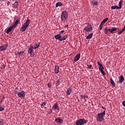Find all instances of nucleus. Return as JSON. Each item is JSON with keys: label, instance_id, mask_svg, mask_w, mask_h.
Returning a JSON list of instances; mask_svg holds the SVG:
<instances>
[{"label": "nucleus", "instance_id": "nucleus-52", "mask_svg": "<svg viewBox=\"0 0 125 125\" xmlns=\"http://www.w3.org/2000/svg\"><path fill=\"white\" fill-rule=\"evenodd\" d=\"M41 107L44 106L42 104H41Z\"/></svg>", "mask_w": 125, "mask_h": 125}, {"label": "nucleus", "instance_id": "nucleus-30", "mask_svg": "<svg viewBox=\"0 0 125 125\" xmlns=\"http://www.w3.org/2000/svg\"><path fill=\"white\" fill-rule=\"evenodd\" d=\"M92 3H93V5H97V4H98V2H97L94 0H93L92 1Z\"/></svg>", "mask_w": 125, "mask_h": 125}, {"label": "nucleus", "instance_id": "nucleus-16", "mask_svg": "<svg viewBox=\"0 0 125 125\" xmlns=\"http://www.w3.org/2000/svg\"><path fill=\"white\" fill-rule=\"evenodd\" d=\"M33 49H34V46L33 45H30L29 47H28V53L32 52Z\"/></svg>", "mask_w": 125, "mask_h": 125}, {"label": "nucleus", "instance_id": "nucleus-20", "mask_svg": "<svg viewBox=\"0 0 125 125\" xmlns=\"http://www.w3.org/2000/svg\"><path fill=\"white\" fill-rule=\"evenodd\" d=\"M62 5H63V4H62V3H61V2H58L56 4V7H58V6H62Z\"/></svg>", "mask_w": 125, "mask_h": 125}, {"label": "nucleus", "instance_id": "nucleus-15", "mask_svg": "<svg viewBox=\"0 0 125 125\" xmlns=\"http://www.w3.org/2000/svg\"><path fill=\"white\" fill-rule=\"evenodd\" d=\"M14 28V26L12 25V26L10 27L6 31L5 33L6 34H9V32H11L12 29Z\"/></svg>", "mask_w": 125, "mask_h": 125}, {"label": "nucleus", "instance_id": "nucleus-3", "mask_svg": "<svg viewBox=\"0 0 125 125\" xmlns=\"http://www.w3.org/2000/svg\"><path fill=\"white\" fill-rule=\"evenodd\" d=\"M87 123V120L84 119H80L78 120L76 123V125H83Z\"/></svg>", "mask_w": 125, "mask_h": 125}, {"label": "nucleus", "instance_id": "nucleus-45", "mask_svg": "<svg viewBox=\"0 0 125 125\" xmlns=\"http://www.w3.org/2000/svg\"><path fill=\"white\" fill-rule=\"evenodd\" d=\"M65 31L64 30H62L60 31V34H63V33H64Z\"/></svg>", "mask_w": 125, "mask_h": 125}, {"label": "nucleus", "instance_id": "nucleus-32", "mask_svg": "<svg viewBox=\"0 0 125 125\" xmlns=\"http://www.w3.org/2000/svg\"><path fill=\"white\" fill-rule=\"evenodd\" d=\"M29 54L31 57H34V55H35V53H34V52H30Z\"/></svg>", "mask_w": 125, "mask_h": 125}, {"label": "nucleus", "instance_id": "nucleus-50", "mask_svg": "<svg viewBox=\"0 0 125 125\" xmlns=\"http://www.w3.org/2000/svg\"><path fill=\"white\" fill-rule=\"evenodd\" d=\"M33 48H34V49H37V48H36V47H35V46H34V47H33Z\"/></svg>", "mask_w": 125, "mask_h": 125}, {"label": "nucleus", "instance_id": "nucleus-5", "mask_svg": "<svg viewBox=\"0 0 125 125\" xmlns=\"http://www.w3.org/2000/svg\"><path fill=\"white\" fill-rule=\"evenodd\" d=\"M83 31H86L87 33H91V32H92V26H91V24L89 25V24L87 23V26L84 28Z\"/></svg>", "mask_w": 125, "mask_h": 125}, {"label": "nucleus", "instance_id": "nucleus-25", "mask_svg": "<svg viewBox=\"0 0 125 125\" xmlns=\"http://www.w3.org/2000/svg\"><path fill=\"white\" fill-rule=\"evenodd\" d=\"M110 83L113 85V86H115L116 85V84H115V82H114V80H113V79H110Z\"/></svg>", "mask_w": 125, "mask_h": 125}, {"label": "nucleus", "instance_id": "nucleus-8", "mask_svg": "<svg viewBox=\"0 0 125 125\" xmlns=\"http://www.w3.org/2000/svg\"><path fill=\"white\" fill-rule=\"evenodd\" d=\"M119 81L118 82L120 84H122L123 83V82L125 81V78H124V76L123 75H121L120 77L118 78Z\"/></svg>", "mask_w": 125, "mask_h": 125}, {"label": "nucleus", "instance_id": "nucleus-21", "mask_svg": "<svg viewBox=\"0 0 125 125\" xmlns=\"http://www.w3.org/2000/svg\"><path fill=\"white\" fill-rule=\"evenodd\" d=\"M109 19V18H106V19H104L101 23V24H102L103 25L105 24V23H106V22H107V21H108V20Z\"/></svg>", "mask_w": 125, "mask_h": 125}, {"label": "nucleus", "instance_id": "nucleus-12", "mask_svg": "<svg viewBox=\"0 0 125 125\" xmlns=\"http://www.w3.org/2000/svg\"><path fill=\"white\" fill-rule=\"evenodd\" d=\"M52 109L54 110V111H55V110H57V111L59 110V106L57 105V104H55L52 107Z\"/></svg>", "mask_w": 125, "mask_h": 125}, {"label": "nucleus", "instance_id": "nucleus-47", "mask_svg": "<svg viewBox=\"0 0 125 125\" xmlns=\"http://www.w3.org/2000/svg\"><path fill=\"white\" fill-rule=\"evenodd\" d=\"M7 6H8V5H9L10 4V2L9 1H8L7 2Z\"/></svg>", "mask_w": 125, "mask_h": 125}, {"label": "nucleus", "instance_id": "nucleus-22", "mask_svg": "<svg viewBox=\"0 0 125 125\" xmlns=\"http://www.w3.org/2000/svg\"><path fill=\"white\" fill-rule=\"evenodd\" d=\"M19 22H20V21L18 20L16 21L15 23L12 25L14 26V28L16 27V26H17V25H18V23H19Z\"/></svg>", "mask_w": 125, "mask_h": 125}, {"label": "nucleus", "instance_id": "nucleus-33", "mask_svg": "<svg viewBox=\"0 0 125 125\" xmlns=\"http://www.w3.org/2000/svg\"><path fill=\"white\" fill-rule=\"evenodd\" d=\"M104 33L105 34H108V28H105L104 29Z\"/></svg>", "mask_w": 125, "mask_h": 125}, {"label": "nucleus", "instance_id": "nucleus-35", "mask_svg": "<svg viewBox=\"0 0 125 125\" xmlns=\"http://www.w3.org/2000/svg\"><path fill=\"white\" fill-rule=\"evenodd\" d=\"M102 28H103V24H102V23H101L100 24V30H102Z\"/></svg>", "mask_w": 125, "mask_h": 125}, {"label": "nucleus", "instance_id": "nucleus-38", "mask_svg": "<svg viewBox=\"0 0 125 125\" xmlns=\"http://www.w3.org/2000/svg\"><path fill=\"white\" fill-rule=\"evenodd\" d=\"M4 68H5V65H4V64L1 66V69H4Z\"/></svg>", "mask_w": 125, "mask_h": 125}, {"label": "nucleus", "instance_id": "nucleus-4", "mask_svg": "<svg viewBox=\"0 0 125 125\" xmlns=\"http://www.w3.org/2000/svg\"><path fill=\"white\" fill-rule=\"evenodd\" d=\"M67 14H68V13H67V11H63L62 13V15H61V19L62 21H65V20H66V19H67V18L68 17Z\"/></svg>", "mask_w": 125, "mask_h": 125}, {"label": "nucleus", "instance_id": "nucleus-26", "mask_svg": "<svg viewBox=\"0 0 125 125\" xmlns=\"http://www.w3.org/2000/svg\"><path fill=\"white\" fill-rule=\"evenodd\" d=\"M99 69L101 72L102 73V74H103V76H105V72H104V70H103V69H102V68L101 67H99Z\"/></svg>", "mask_w": 125, "mask_h": 125}, {"label": "nucleus", "instance_id": "nucleus-37", "mask_svg": "<svg viewBox=\"0 0 125 125\" xmlns=\"http://www.w3.org/2000/svg\"><path fill=\"white\" fill-rule=\"evenodd\" d=\"M35 47L38 48L39 46H40V43L39 44H36L35 46Z\"/></svg>", "mask_w": 125, "mask_h": 125}, {"label": "nucleus", "instance_id": "nucleus-9", "mask_svg": "<svg viewBox=\"0 0 125 125\" xmlns=\"http://www.w3.org/2000/svg\"><path fill=\"white\" fill-rule=\"evenodd\" d=\"M15 2L12 4V7L14 8H18V2L17 0H14Z\"/></svg>", "mask_w": 125, "mask_h": 125}, {"label": "nucleus", "instance_id": "nucleus-54", "mask_svg": "<svg viewBox=\"0 0 125 125\" xmlns=\"http://www.w3.org/2000/svg\"><path fill=\"white\" fill-rule=\"evenodd\" d=\"M47 85H48V87H49V83H48L47 84Z\"/></svg>", "mask_w": 125, "mask_h": 125}, {"label": "nucleus", "instance_id": "nucleus-34", "mask_svg": "<svg viewBox=\"0 0 125 125\" xmlns=\"http://www.w3.org/2000/svg\"><path fill=\"white\" fill-rule=\"evenodd\" d=\"M59 84H60V81H59V80H58L56 83V86H58V85H59Z\"/></svg>", "mask_w": 125, "mask_h": 125}, {"label": "nucleus", "instance_id": "nucleus-18", "mask_svg": "<svg viewBox=\"0 0 125 125\" xmlns=\"http://www.w3.org/2000/svg\"><path fill=\"white\" fill-rule=\"evenodd\" d=\"M92 36H93V33H90L86 37V39L87 40H90L92 38Z\"/></svg>", "mask_w": 125, "mask_h": 125}, {"label": "nucleus", "instance_id": "nucleus-2", "mask_svg": "<svg viewBox=\"0 0 125 125\" xmlns=\"http://www.w3.org/2000/svg\"><path fill=\"white\" fill-rule=\"evenodd\" d=\"M105 116V110L102 113H100L97 114V121L99 122H102L104 118L103 117Z\"/></svg>", "mask_w": 125, "mask_h": 125}, {"label": "nucleus", "instance_id": "nucleus-51", "mask_svg": "<svg viewBox=\"0 0 125 125\" xmlns=\"http://www.w3.org/2000/svg\"><path fill=\"white\" fill-rule=\"evenodd\" d=\"M2 101H3V100H1L0 101V103H2Z\"/></svg>", "mask_w": 125, "mask_h": 125}, {"label": "nucleus", "instance_id": "nucleus-48", "mask_svg": "<svg viewBox=\"0 0 125 125\" xmlns=\"http://www.w3.org/2000/svg\"><path fill=\"white\" fill-rule=\"evenodd\" d=\"M85 98H87V99H89V98L87 96H84Z\"/></svg>", "mask_w": 125, "mask_h": 125}, {"label": "nucleus", "instance_id": "nucleus-29", "mask_svg": "<svg viewBox=\"0 0 125 125\" xmlns=\"http://www.w3.org/2000/svg\"><path fill=\"white\" fill-rule=\"evenodd\" d=\"M17 54L18 55H21V56H22L24 54V51H22L21 52H18Z\"/></svg>", "mask_w": 125, "mask_h": 125}, {"label": "nucleus", "instance_id": "nucleus-19", "mask_svg": "<svg viewBox=\"0 0 125 125\" xmlns=\"http://www.w3.org/2000/svg\"><path fill=\"white\" fill-rule=\"evenodd\" d=\"M71 92H72V89H71V88H69L66 91V94L67 95H70V94H71Z\"/></svg>", "mask_w": 125, "mask_h": 125}, {"label": "nucleus", "instance_id": "nucleus-53", "mask_svg": "<svg viewBox=\"0 0 125 125\" xmlns=\"http://www.w3.org/2000/svg\"><path fill=\"white\" fill-rule=\"evenodd\" d=\"M102 108L103 109H104V110H105V108H104V106H102Z\"/></svg>", "mask_w": 125, "mask_h": 125}, {"label": "nucleus", "instance_id": "nucleus-7", "mask_svg": "<svg viewBox=\"0 0 125 125\" xmlns=\"http://www.w3.org/2000/svg\"><path fill=\"white\" fill-rule=\"evenodd\" d=\"M8 46V44L5 43L3 45L0 46V51H4Z\"/></svg>", "mask_w": 125, "mask_h": 125}, {"label": "nucleus", "instance_id": "nucleus-31", "mask_svg": "<svg viewBox=\"0 0 125 125\" xmlns=\"http://www.w3.org/2000/svg\"><path fill=\"white\" fill-rule=\"evenodd\" d=\"M117 30H118V28H117V27H113L111 29V31L112 32V33H114V32H115V31H117Z\"/></svg>", "mask_w": 125, "mask_h": 125}, {"label": "nucleus", "instance_id": "nucleus-27", "mask_svg": "<svg viewBox=\"0 0 125 125\" xmlns=\"http://www.w3.org/2000/svg\"><path fill=\"white\" fill-rule=\"evenodd\" d=\"M122 4H123V0H121L119 2V9H121V8H122Z\"/></svg>", "mask_w": 125, "mask_h": 125}, {"label": "nucleus", "instance_id": "nucleus-41", "mask_svg": "<svg viewBox=\"0 0 125 125\" xmlns=\"http://www.w3.org/2000/svg\"><path fill=\"white\" fill-rule=\"evenodd\" d=\"M122 105L125 107V101H124L123 102H122Z\"/></svg>", "mask_w": 125, "mask_h": 125}, {"label": "nucleus", "instance_id": "nucleus-44", "mask_svg": "<svg viewBox=\"0 0 125 125\" xmlns=\"http://www.w3.org/2000/svg\"><path fill=\"white\" fill-rule=\"evenodd\" d=\"M107 31L108 32H110L111 33H112V29H108Z\"/></svg>", "mask_w": 125, "mask_h": 125}, {"label": "nucleus", "instance_id": "nucleus-46", "mask_svg": "<svg viewBox=\"0 0 125 125\" xmlns=\"http://www.w3.org/2000/svg\"><path fill=\"white\" fill-rule=\"evenodd\" d=\"M52 113V109H50L49 112H48V114H51Z\"/></svg>", "mask_w": 125, "mask_h": 125}, {"label": "nucleus", "instance_id": "nucleus-55", "mask_svg": "<svg viewBox=\"0 0 125 125\" xmlns=\"http://www.w3.org/2000/svg\"><path fill=\"white\" fill-rule=\"evenodd\" d=\"M1 123H2V122L0 121V124H1Z\"/></svg>", "mask_w": 125, "mask_h": 125}, {"label": "nucleus", "instance_id": "nucleus-13", "mask_svg": "<svg viewBox=\"0 0 125 125\" xmlns=\"http://www.w3.org/2000/svg\"><path fill=\"white\" fill-rule=\"evenodd\" d=\"M67 37H68V36H67V35H65L63 36H62L61 35V38L60 39V41L62 42V41H65V40H66V39H67Z\"/></svg>", "mask_w": 125, "mask_h": 125}, {"label": "nucleus", "instance_id": "nucleus-1", "mask_svg": "<svg viewBox=\"0 0 125 125\" xmlns=\"http://www.w3.org/2000/svg\"><path fill=\"white\" fill-rule=\"evenodd\" d=\"M30 25V20H26V22L23 24L21 28V32H25L27 30V28L29 27Z\"/></svg>", "mask_w": 125, "mask_h": 125}, {"label": "nucleus", "instance_id": "nucleus-23", "mask_svg": "<svg viewBox=\"0 0 125 125\" xmlns=\"http://www.w3.org/2000/svg\"><path fill=\"white\" fill-rule=\"evenodd\" d=\"M18 91H19V88L17 87L14 89V94H17V93L18 94Z\"/></svg>", "mask_w": 125, "mask_h": 125}, {"label": "nucleus", "instance_id": "nucleus-17", "mask_svg": "<svg viewBox=\"0 0 125 125\" xmlns=\"http://www.w3.org/2000/svg\"><path fill=\"white\" fill-rule=\"evenodd\" d=\"M61 38V34H58V35L55 36V39L56 40H59V41H60Z\"/></svg>", "mask_w": 125, "mask_h": 125}, {"label": "nucleus", "instance_id": "nucleus-49", "mask_svg": "<svg viewBox=\"0 0 125 125\" xmlns=\"http://www.w3.org/2000/svg\"><path fill=\"white\" fill-rule=\"evenodd\" d=\"M68 24H67V25H65V26H64V28H67V27H68Z\"/></svg>", "mask_w": 125, "mask_h": 125}, {"label": "nucleus", "instance_id": "nucleus-42", "mask_svg": "<svg viewBox=\"0 0 125 125\" xmlns=\"http://www.w3.org/2000/svg\"><path fill=\"white\" fill-rule=\"evenodd\" d=\"M123 31L121 30L118 32L119 35H121V34H123Z\"/></svg>", "mask_w": 125, "mask_h": 125}, {"label": "nucleus", "instance_id": "nucleus-39", "mask_svg": "<svg viewBox=\"0 0 125 125\" xmlns=\"http://www.w3.org/2000/svg\"><path fill=\"white\" fill-rule=\"evenodd\" d=\"M42 104H43V106H45L46 105V102H43L42 103Z\"/></svg>", "mask_w": 125, "mask_h": 125}, {"label": "nucleus", "instance_id": "nucleus-57", "mask_svg": "<svg viewBox=\"0 0 125 125\" xmlns=\"http://www.w3.org/2000/svg\"><path fill=\"white\" fill-rule=\"evenodd\" d=\"M13 0V1H14L15 0Z\"/></svg>", "mask_w": 125, "mask_h": 125}, {"label": "nucleus", "instance_id": "nucleus-6", "mask_svg": "<svg viewBox=\"0 0 125 125\" xmlns=\"http://www.w3.org/2000/svg\"><path fill=\"white\" fill-rule=\"evenodd\" d=\"M18 96L20 98H24L25 96H26V94H25V91H21V92H19L18 93Z\"/></svg>", "mask_w": 125, "mask_h": 125}, {"label": "nucleus", "instance_id": "nucleus-11", "mask_svg": "<svg viewBox=\"0 0 125 125\" xmlns=\"http://www.w3.org/2000/svg\"><path fill=\"white\" fill-rule=\"evenodd\" d=\"M80 58H81V54H78L74 58L75 62H77L80 60Z\"/></svg>", "mask_w": 125, "mask_h": 125}, {"label": "nucleus", "instance_id": "nucleus-43", "mask_svg": "<svg viewBox=\"0 0 125 125\" xmlns=\"http://www.w3.org/2000/svg\"><path fill=\"white\" fill-rule=\"evenodd\" d=\"M81 98H82V99H84L85 97H84V96H83V95H81Z\"/></svg>", "mask_w": 125, "mask_h": 125}, {"label": "nucleus", "instance_id": "nucleus-40", "mask_svg": "<svg viewBox=\"0 0 125 125\" xmlns=\"http://www.w3.org/2000/svg\"><path fill=\"white\" fill-rule=\"evenodd\" d=\"M88 66V69H90L91 67H92V65L91 64L87 65Z\"/></svg>", "mask_w": 125, "mask_h": 125}, {"label": "nucleus", "instance_id": "nucleus-28", "mask_svg": "<svg viewBox=\"0 0 125 125\" xmlns=\"http://www.w3.org/2000/svg\"><path fill=\"white\" fill-rule=\"evenodd\" d=\"M97 64L98 65H99V66H100V68H102V69H104V67H103V65H102L101 62H97Z\"/></svg>", "mask_w": 125, "mask_h": 125}, {"label": "nucleus", "instance_id": "nucleus-56", "mask_svg": "<svg viewBox=\"0 0 125 125\" xmlns=\"http://www.w3.org/2000/svg\"><path fill=\"white\" fill-rule=\"evenodd\" d=\"M85 101H86V100L85 99Z\"/></svg>", "mask_w": 125, "mask_h": 125}, {"label": "nucleus", "instance_id": "nucleus-10", "mask_svg": "<svg viewBox=\"0 0 125 125\" xmlns=\"http://www.w3.org/2000/svg\"><path fill=\"white\" fill-rule=\"evenodd\" d=\"M55 122H56V123H57L58 124H62L63 123V119H61L60 117L59 118H56Z\"/></svg>", "mask_w": 125, "mask_h": 125}, {"label": "nucleus", "instance_id": "nucleus-36", "mask_svg": "<svg viewBox=\"0 0 125 125\" xmlns=\"http://www.w3.org/2000/svg\"><path fill=\"white\" fill-rule=\"evenodd\" d=\"M3 110H4V108L2 107V106H0V112L3 111Z\"/></svg>", "mask_w": 125, "mask_h": 125}, {"label": "nucleus", "instance_id": "nucleus-24", "mask_svg": "<svg viewBox=\"0 0 125 125\" xmlns=\"http://www.w3.org/2000/svg\"><path fill=\"white\" fill-rule=\"evenodd\" d=\"M111 9H120L119 6L117 5L112 6L111 7Z\"/></svg>", "mask_w": 125, "mask_h": 125}, {"label": "nucleus", "instance_id": "nucleus-14", "mask_svg": "<svg viewBox=\"0 0 125 125\" xmlns=\"http://www.w3.org/2000/svg\"><path fill=\"white\" fill-rule=\"evenodd\" d=\"M54 72L55 74H58L59 73V66L56 65L55 67Z\"/></svg>", "mask_w": 125, "mask_h": 125}]
</instances>
